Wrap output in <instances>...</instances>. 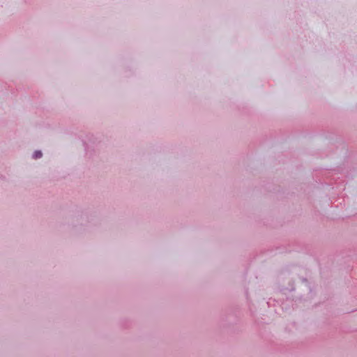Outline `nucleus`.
Here are the masks:
<instances>
[{
	"instance_id": "1",
	"label": "nucleus",
	"mask_w": 357,
	"mask_h": 357,
	"mask_svg": "<svg viewBox=\"0 0 357 357\" xmlns=\"http://www.w3.org/2000/svg\"><path fill=\"white\" fill-rule=\"evenodd\" d=\"M41 157H42L41 151H35V153H33V158L36 159L40 158Z\"/></svg>"
}]
</instances>
